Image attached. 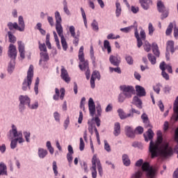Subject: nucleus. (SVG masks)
Returning a JSON list of instances; mask_svg holds the SVG:
<instances>
[{"instance_id":"1","label":"nucleus","mask_w":178,"mask_h":178,"mask_svg":"<svg viewBox=\"0 0 178 178\" xmlns=\"http://www.w3.org/2000/svg\"><path fill=\"white\" fill-rule=\"evenodd\" d=\"M143 136L146 143L150 140L149 152L151 154V158H156L159 155L163 156V158H168L173 155V148L169 145L168 141L163 140L161 131L157 132V139L155 142L152 141L154 131L151 129H149L147 134H144Z\"/></svg>"},{"instance_id":"2","label":"nucleus","mask_w":178,"mask_h":178,"mask_svg":"<svg viewBox=\"0 0 178 178\" xmlns=\"http://www.w3.org/2000/svg\"><path fill=\"white\" fill-rule=\"evenodd\" d=\"M79 59L81 64H79V68L83 71L86 72L85 74L86 76L87 80H90V68L88 67V61L86 60L84 58V47L81 46L79 51Z\"/></svg>"},{"instance_id":"3","label":"nucleus","mask_w":178,"mask_h":178,"mask_svg":"<svg viewBox=\"0 0 178 178\" xmlns=\"http://www.w3.org/2000/svg\"><path fill=\"white\" fill-rule=\"evenodd\" d=\"M136 166H138V168L142 166L143 172H147V178H155V175H156V170L153 167H151L149 165V163H144V161L140 159L136 161Z\"/></svg>"},{"instance_id":"4","label":"nucleus","mask_w":178,"mask_h":178,"mask_svg":"<svg viewBox=\"0 0 178 178\" xmlns=\"http://www.w3.org/2000/svg\"><path fill=\"white\" fill-rule=\"evenodd\" d=\"M97 168L99 176L102 177L104 175L102 164H101V161L97 156V154H94L92 158V167L90 168L92 178H97Z\"/></svg>"},{"instance_id":"5","label":"nucleus","mask_w":178,"mask_h":178,"mask_svg":"<svg viewBox=\"0 0 178 178\" xmlns=\"http://www.w3.org/2000/svg\"><path fill=\"white\" fill-rule=\"evenodd\" d=\"M33 77H34V66L31 65L27 72V76L22 83L23 91H27L31 90V83H33Z\"/></svg>"},{"instance_id":"6","label":"nucleus","mask_w":178,"mask_h":178,"mask_svg":"<svg viewBox=\"0 0 178 178\" xmlns=\"http://www.w3.org/2000/svg\"><path fill=\"white\" fill-rule=\"evenodd\" d=\"M8 27L10 31L15 29V30H18V31H24L26 25L24 24V20L23 19V17L22 16L19 17L18 24L17 22L15 23L8 22Z\"/></svg>"},{"instance_id":"7","label":"nucleus","mask_w":178,"mask_h":178,"mask_svg":"<svg viewBox=\"0 0 178 178\" xmlns=\"http://www.w3.org/2000/svg\"><path fill=\"white\" fill-rule=\"evenodd\" d=\"M120 89L122 91V93L127 98H131V97H133V94L136 92L134 88L130 86L123 85L120 86Z\"/></svg>"},{"instance_id":"8","label":"nucleus","mask_w":178,"mask_h":178,"mask_svg":"<svg viewBox=\"0 0 178 178\" xmlns=\"http://www.w3.org/2000/svg\"><path fill=\"white\" fill-rule=\"evenodd\" d=\"M10 133L13 134V137H18L15 138L17 140V143L22 144V143H24V139L23 138V134L22 131H17V128L14 124L12 125V130L10 131Z\"/></svg>"},{"instance_id":"9","label":"nucleus","mask_w":178,"mask_h":178,"mask_svg":"<svg viewBox=\"0 0 178 178\" xmlns=\"http://www.w3.org/2000/svg\"><path fill=\"white\" fill-rule=\"evenodd\" d=\"M157 9L159 12H160V13H162V20H163V19H166V17L169 16V10L166 9V7H165V5L163 4V2H162V1H159L157 2Z\"/></svg>"},{"instance_id":"10","label":"nucleus","mask_w":178,"mask_h":178,"mask_svg":"<svg viewBox=\"0 0 178 178\" xmlns=\"http://www.w3.org/2000/svg\"><path fill=\"white\" fill-rule=\"evenodd\" d=\"M176 49H175V42L172 40H168L166 43V52H165V59L166 60H169L170 54H175Z\"/></svg>"},{"instance_id":"11","label":"nucleus","mask_w":178,"mask_h":178,"mask_svg":"<svg viewBox=\"0 0 178 178\" xmlns=\"http://www.w3.org/2000/svg\"><path fill=\"white\" fill-rule=\"evenodd\" d=\"M55 92L56 94L53 97V99H54V101H58V99H59V97H60V99L62 101H63V98H65V94L66 92L65 89L63 88H61L59 90L58 88H56Z\"/></svg>"},{"instance_id":"12","label":"nucleus","mask_w":178,"mask_h":178,"mask_svg":"<svg viewBox=\"0 0 178 178\" xmlns=\"http://www.w3.org/2000/svg\"><path fill=\"white\" fill-rule=\"evenodd\" d=\"M8 54L9 58L16 60V56H17V50L16 49V46L13 44H10Z\"/></svg>"},{"instance_id":"13","label":"nucleus","mask_w":178,"mask_h":178,"mask_svg":"<svg viewBox=\"0 0 178 178\" xmlns=\"http://www.w3.org/2000/svg\"><path fill=\"white\" fill-rule=\"evenodd\" d=\"M174 112H175V114L172 115L171 118V122H177L178 120V96L177 97L174 103Z\"/></svg>"},{"instance_id":"14","label":"nucleus","mask_w":178,"mask_h":178,"mask_svg":"<svg viewBox=\"0 0 178 178\" xmlns=\"http://www.w3.org/2000/svg\"><path fill=\"white\" fill-rule=\"evenodd\" d=\"M60 77L63 79V81H65V83H70V76H69V74L67 73V70L65 69V67H62L61 68V74Z\"/></svg>"},{"instance_id":"15","label":"nucleus","mask_w":178,"mask_h":178,"mask_svg":"<svg viewBox=\"0 0 178 178\" xmlns=\"http://www.w3.org/2000/svg\"><path fill=\"white\" fill-rule=\"evenodd\" d=\"M109 60L111 62V64L113 65V66H119V65H120L121 58L120 56L118 55H111L109 58Z\"/></svg>"},{"instance_id":"16","label":"nucleus","mask_w":178,"mask_h":178,"mask_svg":"<svg viewBox=\"0 0 178 178\" xmlns=\"http://www.w3.org/2000/svg\"><path fill=\"white\" fill-rule=\"evenodd\" d=\"M139 2L145 10H148L149 9V7L151 5H152V0H139Z\"/></svg>"},{"instance_id":"17","label":"nucleus","mask_w":178,"mask_h":178,"mask_svg":"<svg viewBox=\"0 0 178 178\" xmlns=\"http://www.w3.org/2000/svg\"><path fill=\"white\" fill-rule=\"evenodd\" d=\"M88 106H89V112L91 116H94V115H95V103L94 102V100L92 99V98L89 99Z\"/></svg>"},{"instance_id":"18","label":"nucleus","mask_w":178,"mask_h":178,"mask_svg":"<svg viewBox=\"0 0 178 178\" xmlns=\"http://www.w3.org/2000/svg\"><path fill=\"white\" fill-rule=\"evenodd\" d=\"M17 44H18V49H19L20 57L22 59H24L25 52H26L24 51V43H23V42H22V41H18Z\"/></svg>"},{"instance_id":"19","label":"nucleus","mask_w":178,"mask_h":178,"mask_svg":"<svg viewBox=\"0 0 178 178\" xmlns=\"http://www.w3.org/2000/svg\"><path fill=\"white\" fill-rule=\"evenodd\" d=\"M165 61H163L160 63L159 67L161 70H162L161 75L165 80H169V74L165 72L166 70V68L165 67Z\"/></svg>"},{"instance_id":"20","label":"nucleus","mask_w":178,"mask_h":178,"mask_svg":"<svg viewBox=\"0 0 178 178\" xmlns=\"http://www.w3.org/2000/svg\"><path fill=\"white\" fill-rule=\"evenodd\" d=\"M125 132L127 137H129V138H134V137H136L135 131H133V128L131 127L127 126L125 127Z\"/></svg>"},{"instance_id":"21","label":"nucleus","mask_w":178,"mask_h":178,"mask_svg":"<svg viewBox=\"0 0 178 178\" xmlns=\"http://www.w3.org/2000/svg\"><path fill=\"white\" fill-rule=\"evenodd\" d=\"M132 104L136 105V106H137V108L139 109L143 108V102H141V99H140V98H138L137 96L134 97Z\"/></svg>"},{"instance_id":"22","label":"nucleus","mask_w":178,"mask_h":178,"mask_svg":"<svg viewBox=\"0 0 178 178\" xmlns=\"http://www.w3.org/2000/svg\"><path fill=\"white\" fill-rule=\"evenodd\" d=\"M136 90L138 97H145V89L143 86H136Z\"/></svg>"},{"instance_id":"23","label":"nucleus","mask_w":178,"mask_h":178,"mask_svg":"<svg viewBox=\"0 0 178 178\" xmlns=\"http://www.w3.org/2000/svg\"><path fill=\"white\" fill-rule=\"evenodd\" d=\"M56 30L60 38H63L65 37L63 35V27L62 26V24H56Z\"/></svg>"},{"instance_id":"24","label":"nucleus","mask_w":178,"mask_h":178,"mask_svg":"<svg viewBox=\"0 0 178 178\" xmlns=\"http://www.w3.org/2000/svg\"><path fill=\"white\" fill-rule=\"evenodd\" d=\"M38 155L40 159H44L47 155H48V151L45 149L39 147L38 152Z\"/></svg>"},{"instance_id":"25","label":"nucleus","mask_w":178,"mask_h":178,"mask_svg":"<svg viewBox=\"0 0 178 178\" xmlns=\"http://www.w3.org/2000/svg\"><path fill=\"white\" fill-rule=\"evenodd\" d=\"M16 60H15V58L11 59L10 63H8V72L10 74L13 73V70H15V66L16 65Z\"/></svg>"},{"instance_id":"26","label":"nucleus","mask_w":178,"mask_h":178,"mask_svg":"<svg viewBox=\"0 0 178 178\" xmlns=\"http://www.w3.org/2000/svg\"><path fill=\"white\" fill-rule=\"evenodd\" d=\"M19 100L21 104H24L25 105H29L31 100L27 95H20L19 97Z\"/></svg>"},{"instance_id":"27","label":"nucleus","mask_w":178,"mask_h":178,"mask_svg":"<svg viewBox=\"0 0 178 178\" xmlns=\"http://www.w3.org/2000/svg\"><path fill=\"white\" fill-rule=\"evenodd\" d=\"M118 112L120 119H127V118H130V117L133 116V115L131 113L126 114L124 113V111H123V109H122V108L118 109Z\"/></svg>"},{"instance_id":"28","label":"nucleus","mask_w":178,"mask_h":178,"mask_svg":"<svg viewBox=\"0 0 178 178\" xmlns=\"http://www.w3.org/2000/svg\"><path fill=\"white\" fill-rule=\"evenodd\" d=\"M135 37L137 40V47L138 48H141L143 46V41L140 38V35L138 34V31L137 29V26L135 28Z\"/></svg>"},{"instance_id":"29","label":"nucleus","mask_w":178,"mask_h":178,"mask_svg":"<svg viewBox=\"0 0 178 178\" xmlns=\"http://www.w3.org/2000/svg\"><path fill=\"white\" fill-rule=\"evenodd\" d=\"M8 171L6 165L3 162L0 163V176L7 175Z\"/></svg>"},{"instance_id":"30","label":"nucleus","mask_w":178,"mask_h":178,"mask_svg":"<svg viewBox=\"0 0 178 178\" xmlns=\"http://www.w3.org/2000/svg\"><path fill=\"white\" fill-rule=\"evenodd\" d=\"M40 60L39 61L40 65H41V62H47L49 60V56H48V53L47 51L40 53Z\"/></svg>"},{"instance_id":"31","label":"nucleus","mask_w":178,"mask_h":178,"mask_svg":"<svg viewBox=\"0 0 178 178\" xmlns=\"http://www.w3.org/2000/svg\"><path fill=\"white\" fill-rule=\"evenodd\" d=\"M120 134V123L115 122L114 125V136L118 137Z\"/></svg>"},{"instance_id":"32","label":"nucleus","mask_w":178,"mask_h":178,"mask_svg":"<svg viewBox=\"0 0 178 178\" xmlns=\"http://www.w3.org/2000/svg\"><path fill=\"white\" fill-rule=\"evenodd\" d=\"M115 15L117 17H119V16H120V15H122V7L120 6V3H119L118 1H116L115 3Z\"/></svg>"},{"instance_id":"33","label":"nucleus","mask_w":178,"mask_h":178,"mask_svg":"<svg viewBox=\"0 0 178 178\" xmlns=\"http://www.w3.org/2000/svg\"><path fill=\"white\" fill-rule=\"evenodd\" d=\"M56 24H62V17L58 11L55 12Z\"/></svg>"},{"instance_id":"34","label":"nucleus","mask_w":178,"mask_h":178,"mask_svg":"<svg viewBox=\"0 0 178 178\" xmlns=\"http://www.w3.org/2000/svg\"><path fill=\"white\" fill-rule=\"evenodd\" d=\"M104 49H107L108 54L112 52V48L111 47V43L108 40L104 41Z\"/></svg>"},{"instance_id":"35","label":"nucleus","mask_w":178,"mask_h":178,"mask_svg":"<svg viewBox=\"0 0 178 178\" xmlns=\"http://www.w3.org/2000/svg\"><path fill=\"white\" fill-rule=\"evenodd\" d=\"M63 11L67 16H70V15H72L70 10H69V8L67 7V1H66V0L63 1Z\"/></svg>"},{"instance_id":"36","label":"nucleus","mask_w":178,"mask_h":178,"mask_svg":"<svg viewBox=\"0 0 178 178\" xmlns=\"http://www.w3.org/2000/svg\"><path fill=\"white\" fill-rule=\"evenodd\" d=\"M122 162L124 166H130V159L127 154L122 155Z\"/></svg>"},{"instance_id":"37","label":"nucleus","mask_w":178,"mask_h":178,"mask_svg":"<svg viewBox=\"0 0 178 178\" xmlns=\"http://www.w3.org/2000/svg\"><path fill=\"white\" fill-rule=\"evenodd\" d=\"M141 119L143 120V123L145 124L146 127H149V120H148V115H147L145 113H143L141 115Z\"/></svg>"},{"instance_id":"38","label":"nucleus","mask_w":178,"mask_h":178,"mask_svg":"<svg viewBox=\"0 0 178 178\" xmlns=\"http://www.w3.org/2000/svg\"><path fill=\"white\" fill-rule=\"evenodd\" d=\"M137 27V22L134 23V26H128V27H125V28H121L120 29V31H122V33H129L131 31V28L132 27Z\"/></svg>"},{"instance_id":"39","label":"nucleus","mask_w":178,"mask_h":178,"mask_svg":"<svg viewBox=\"0 0 178 178\" xmlns=\"http://www.w3.org/2000/svg\"><path fill=\"white\" fill-rule=\"evenodd\" d=\"M152 51L156 56H159L160 52H159V49L158 47V44H152Z\"/></svg>"},{"instance_id":"40","label":"nucleus","mask_w":178,"mask_h":178,"mask_svg":"<svg viewBox=\"0 0 178 178\" xmlns=\"http://www.w3.org/2000/svg\"><path fill=\"white\" fill-rule=\"evenodd\" d=\"M8 35L9 41L12 44H15V42H16V40H17L16 36H15L13 34H12L11 31L8 32Z\"/></svg>"},{"instance_id":"41","label":"nucleus","mask_w":178,"mask_h":178,"mask_svg":"<svg viewBox=\"0 0 178 178\" xmlns=\"http://www.w3.org/2000/svg\"><path fill=\"white\" fill-rule=\"evenodd\" d=\"M147 58L149 62H151L152 65H155V63H156V58L155 57V56H153L152 54H149L147 55Z\"/></svg>"},{"instance_id":"42","label":"nucleus","mask_w":178,"mask_h":178,"mask_svg":"<svg viewBox=\"0 0 178 178\" xmlns=\"http://www.w3.org/2000/svg\"><path fill=\"white\" fill-rule=\"evenodd\" d=\"M53 34H54L56 47L58 49H60V43H59V38H58V34H56V31H54Z\"/></svg>"},{"instance_id":"43","label":"nucleus","mask_w":178,"mask_h":178,"mask_svg":"<svg viewBox=\"0 0 178 178\" xmlns=\"http://www.w3.org/2000/svg\"><path fill=\"white\" fill-rule=\"evenodd\" d=\"M172 30H173V23L170 22L165 31L166 35H170L172 34Z\"/></svg>"},{"instance_id":"44","label":"nucleus","mask_w":178,"mask_h":178,"mask_svg":"<svg viewBox=\"0 0 178 178\" xmlns=\"http://www.w3.org/2000/svg\"><path fill=\"white\" fill-rule=\"evenodd\" d=\"M126 98H127V97L122 92H121L118 97V102L120 104H123V102H124Z\"/></svg>"},{"instance_id":"45","label":"nucleus","mask_w":178,"mask_h":178,"mask_svg":"<svg viewBox=\"0 0 178 178\" xmlns=\"http://www.w3.org/2000/svg\"><path fill=\"white\" fill-rule=\"evenodd\" d=\"M40 84V78H37L35 82L34 91L35 95H38V86Z\"/></svg>"},{"instance_id":"46","label":"nucleus","mask_w":178,"mask_h":178,"mask_svg":"<svg viewBox=\"0 0 178 178\" xmlns=\"http://www.w3.org/2000/svg\"><path fill=\"white\" fill-rule=\"evenodd\" d=\"M91 26L94 31H98L99 30V27H98V22L95 19H94L91 24Z\"/></svg>"},{"instance_id":"47","label":"nucleus","mask_w":178,"mask_h":178,"mask_svg":"<svg viewBox=\"0 0 178 178\" xmlns=\"http://www.w3.org/2000/svg\"><path fill=\"white\" fill-rule=\"evenodd\" d=\"M62 47L64 51H67V42L66 39L64 38H60Z\"/></svg>"},{"instance_id":"48","label":"nucleus","mask_w":178,"mask_h":178,"mask_svg":"<svg viewBox=\"0 0 178 178\" xmlns=\"http://www.w3.org/2000/svg\"><path fill=\"white\" fill-rule=\"evenodd\" d=\"M95 80L97 79V80H101V74H99V72L94 71L91 76Z\"/></svg>"},{"instance_id":"49","label":"nucleus","mask_w":178,"mask_h":178,"mask_svg":"<svg viewBox=\"0 0 178 178\" xmlns=\"http://www.w3.org/2000/svg\"><path fill=\"white\" fill-rule=\"evenodd\" d=\"M46 146L50 154H51V155L54 154V147H52V145H51V141H47L46 143Z\"/></svg>"},{"instance_id":"50","label":"nucleus","mask_w":178,"mask_h":178,"mask_svg":"<svg viewBox=\"0 0 178 178\" xmlns=\"http://www.w3.org/2000/svg\"><path fill=\"white\" fill-rule=\"evenodd\" d=\"M81 12L82 17L83 19L85 26L87 27V16L86 15V12L84 11V9L83 8H81Z\"/></svg>"},{"instance_id":"51","label":"nucleus","mask_w":178,"mask_h":178,"mask_svg":"<svg viewBox=\"0 0 178 178\" xmlns=\"http://www.w3.org/2000/svg\"><path fill=\"white\" fill-rule=\"evenodd\" d=\"M143 48L146 52H149L151 51V44L149 42L145 41V44H143Z\"/></svg>"},{"instance_id":"52","label":"nucleus","mask_w":178,"mask_h":178,"mask_svg":"<svg viewBox=\"0 0 178 178\" xmlns=\"http://www.w3.org/2000/svg\"><path fill=\"white\" fill-rule=\"evenodd\" d=\"M141 176H143V171L141 170H138L137 172H136L135 173H134L131 175L132 178H140Z\"/></svg>"},{"instance_id":"53","label":"nucleus","mask_w":178,"mask_h":178,"mask_svg":"<svg viewBox=\"0 0 178 178\" xmlns=\"http://www.w3.org/2000/svg\"><path fill=\"white\" fill-rule=\"evenodd\" d=\"M148 30L149 35H152V34H154V31H155V28H154V26H152V23H149Z\"/></svg>"},{"instance_id":"54","label":"nucleus","mask_w":178,"mask_h":178,"mask_svg":"<svg viewBox=\"0 0 178 178\" xmlns=\"http://www.w3.org/2000/svg\"><path fill=\"white\" fill-rule=\"evenodd\" d=\"M90 55L93 63H95V56H94V47H92V46H90Z\"/></svg>"},{"instance_id":"55","label":"nucleus","mask_w":178,"mask_h":178,"mask_svg":"<svg viewBox=\"0 0 178 178\" xmlns=\"http://www.w3.org/2000/svg\"><path fill=\"white\" fill-rule=\"evenodd\" d=\"M29 108V109H38V102H35L32 104H28Z\"/></svg>"},{"instance_id":"56","label":"nucleus","mask_w":178,"mask_h":178,"mask_svg":"<svg viewBox=\"0 0 178 178\" xmlns=\"http://www.w3.org/2000/svg\"><path fill=\"white\" fill-rule=\"evenodd\" d=\"M70 33L73 38H76V29L73 26H70Z\"/></svg>"},{"instance_id":"57","label":"nucleus","mask_w":178,"mask_h":178,"mask_svg":"<svg viewBox=\"0 0 178 178\" xmlns=\"http://www.w3.org/2000/svg\"><path fill=\"white\" fill-rule=\"evenodd\" d=\"M104 149L107 152H111L112 149H111V145H109V143H108V141L106 140H104Z\"/></svg>"},{"instance_id":"58","label":"nucleus","mask_w":178,"mask_h":178,"mask_svg":"<svg viewBox=\"0 0 178 178\" xmlns=\"http://www.w3.org/2000/svg\"><path fill=\"white\" fill-rule=\"evenodd\" d=\"M144 133V128L142 127H138L135 129V134H143Z\"/></svg>"},{"instance_id":"59","label":"nucleus","mask_w":178,"mask_h":178,"mask_svg":"<svg viewBox=\"0 0 178 178\" xmlns=\"http://www.w3.org/2000/svg\"><path fill=\"white\" fill-rule=\"evenodd\" d=\"M16 147H17V139H13V140H11V143H10V148L12 149H15V148H16Z\"/></svg>"},{"instance_id":"60","label":"nucleus","mask_w":178,"mask_h":178,"mask_svg":"<svg viewBox=\"0 0 178 178\" xmlns=\"http://www.w3.org/2000/svg\"><path fill=\"white\" fill-rule=\"evenodd\" d=\"M85 147H86V145L84 144V140H83V138H80V144H79L80 151H84Z\"/></svg>"},{"instance_id":"61","label":"nucleus","mask_w":178,"mask_h":178,"mask_svg":"<svg viewBox=\"0 0 178 178\" xmlns=\"http://www.w3.org/2000/svg\"><path fill=\"white\" fill-rule=\"evenodd\" d=\"M53 171L55 176H58V165H56V161L53 162Z\"/></svg>"},{"instance_id":"62","label":"nucleus","mask_w":178,"mask_h":178,"mask_svg":"<svg viewBox=\"0 0 178 178\" xmlns=\"http://www.w3.org/2000/svg\"><path fill=\"white\" fill-rule=\"evenodd\" d=\"M39 49L41 51L47 52V46H45V44H41L39 42Z\"/></svg>"},{"instance_id":"63","label":"nucleus","mask_w":178,"mask_h":178,"mask_svg":"<svg viewBox=\"0 0 178 178\" xmlns=\"http://www.w3.org/2000/svg\"><path fill=\"white\" fill-rule=\"evenodd\" d=\"M24 136L26 143H30V136H31L30 132L24 131Z\"/></svg>"},{"instance_id":"64","label":"nucleus","mask_w":178,"mask_h":178,"mask_svg":"<svg viewBox=\"0 0 178 178\" xmlns=\"http://www.w3.org/2000/svg\"><path fill=\"white\" fill-rule=\"evenodd\" d=\"M125 59L128 65H133V57H131V56H126Z\"/></svg>"}]
</instances>
